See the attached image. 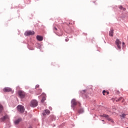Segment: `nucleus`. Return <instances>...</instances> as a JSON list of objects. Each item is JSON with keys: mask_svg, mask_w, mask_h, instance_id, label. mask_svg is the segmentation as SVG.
Wrapping results in <instances>:
<instances>
[{"mask_svg": "<svg viewBox=\"0 0 128 128\" xmlns=\"http://www.w3.org/2000/svg\"><path fill=\"white\" fill-rule=\"evenodd\" d=\"M84 92H86V90H84L81 91V94H84Z\"/></svg>", "mask_w": 128, "mask_h": 128, "instance_id": "obj_24", "label": "nucleus"}, {"mask_svg": "<svg viewBox=\"0 0 128 128\" xmlns=\"http://www.w3.org/2000/svg\"><path fill=\"white\" fill-rule=\"evenodd\" d=\"M43 100H44V98H43Z\"/></svg>", "mask_w": 128, "mask_h": 128, "instance_id": "obj_30", "label": "nucleus"}, {"mask_svg": "<svg viewBox=\"0 0 128 128\" xmlns=\"http://www.w3.org/2000/svg\"><path fill=\"white\" fill-rule=\"evenodd\" d=\"M50 114V112L49 110H46L42 114H43V116H46V114L48 115V114Z\"/></svg>", "mask_w": 128, "mask_h": 128, "instance_id": "obj_10", "label": "nucleus"}, {"mask_svg": "<svg viewBox=\"0 0 128 128\" xmlns=\"http://www.w3.org/2000/svg\"><path fill=\"white\" fill-rule=\"evenodd\" d=\"M3 91L4 92H12V90L10 88L6 87L3 89Z\"/></svg>", "mask_w": 128, "mask_h": 128, "instance_id": "obj_9", "label": "nucleus"}, {"mask_svg": "<svg viewBox=\"0 0 128 128\" xmlns=\"http://www.w3.org/2000/svg\"><path fill=\"white\" fill-rule=\"evenodd\" d=\"M102 122H104V120H102Z\"/></svg>", "mask_w": 128, "mask_h": 128, "instance_id": "obj_29", "label": "nucleus"}, {"mask_svg": "<svg viewBox=\"0 0 128 128\" xmlns=\"http://www.w3.org/2000/svg\"><path fill=\"white\" fill-rule=\"evenodd\" d=\"M20 122H22V119L19 118L14 122V124H18Z\"/></svg>", "mask_w": 128, "mask_h": 128, "instance_id": "obj_13", "label": "nucleus"}, {"mask_svg": "<svg viewBox=\"0 0 128 128\" xmlns=\"http://www.w3.org/2000/svg\"><path fill=\"white\" fill-rule=\"evenodd\" d=\"M109 35L110 36H114V30H112L109 32Z\"/></svg>", "mask_w": 128, "mask_h": 128, "instance_id": "obj_14", "label": "nucleus"}, {"mask_svg": "<svg viewBox=\"0 0 128 128\" xmlns=\"http://www.w3.org/2000/svg\"><path fill=\"white\" fill-rule=\"evenodd\" d=\"M122 44H123L122 46L124 47V42H122Z\"/></svg>", "mask_w": 128, "mask_h": 128, "instance_id": "obj_27", "label": "nucleus"}, {"mask_svg": "<svg viewBox=\"0 0 128 128\" xmlns=\"http://www.w3.org/2000/svg\"><path fill=\"white\" fill-rule=\"evenodd\" d=\"M79 114H82L84 112V110L82 109H80L78 110Z\"/></svg>", "mask_w": 128, "mask_h": 128, "instance_id": "obj_19", "label": "nucleus"}, {"mask_svg": "<svg viewBox=\"0 0 128 128\" xmlns=\"http://www.w3.org/2000/svg\"><path fill=\"white\" fill-rule=\"evenodd\" d=\"M42 89H39L38 90V94H42Z\"/></svg>", "mask_w": 128, "mask_h": 128, "instance_id": "obj_18", "label": "nucleus"}, {"mask_svg": "<svg viewBox=\"0 0 128 128\" xmlns=\"http://www.w3.org/2000/svg\"><path fill=\"white\" fill-rule=\"evenodd\" d=\"M71 104L72 108H74V106H76L77 104H78L79 106H80V102H76V99L72 100Z\"/></svg>", "mask_w": 128, "mask_h": 128, "instance_id": "obj_1", "label": "nucleus"}, {"mask_svg": "<svg viewBox=\"0 0 128 128\" xmlns=\"http://www.w3.org/2000/svg\"><path fill=\"white\" fill-rule=\"evenodd\" d=\"M102 94L104 96H108V94H109L110 92H108L106 91V90H103Z\"/></svg>", "mask_w": 128, "mask_h": 128, "instance_id": "obj_15", "label": "nucleus"}, {"mask_svg": "<svg viewBox=\"0 0 128 128\" xmlns=\"http://www.w3.org/2000/svg\"><path fill=\"white\" fill-rule=\"evenodd\" d=\"M116 94H120V91H117L116 92Z\"/></svg>", "mask_w": 128, "mask_h": 128, "instance_id": "obj_26", "label": "nucleus"}, {"mask_svg": "<svg viewBox=\"0 0 128 128\" xmlns=\"http://www.w3.org/2000/svg\"><path fill=\"white\" fill-rule=\"evenodd\" d=\"M126 114H122V115L120 116H122V118H126Z\"/></svg>", "mask_w": 128, "mask_h": 128, "instance_id": "obj_22", "label": "nucleus"}, {"mask_svg": "<svg viewBox=\"0 0 128 128\" xmlns=\"http://www.w3.org/2000/svg\"><path fill=\"white\" fill-rule=\"evenodd\" d=\"M65 40H66V42H68V40H70V39H68V38H66V39Z\"/></svg>", "mask_w": 128, "mask_h": 128, "instance_id": "obj_25", "label": "nucleus"}, {"mask_svg": "<svg viewBox=\"0 0 128 128\" xmlns=\"http://www.w3.org/2000/svg\"><path fill=\"white\" fill-rule=\"evenodd\" d=\"M17 110L18 112L22 114V112H24V107L22 105H18L17 106Z\"/></svg>", "mask_w": 128, "mask_h": 128, "instance_id": "obj_2", "label": "nucleus"}, {"mask_svg": "<svg viewBox=\"0 0 128 128\" xmlns=\"http://www.w3.org/2000/svg\"><path fill=\"white\" fill-rule=\"evenodd\" d=\"M57 35L58 36H62V32H61L60 34L58 33Z\"/></svg>", "mask_w": 128, "mask_h": 128, "instance_id": "obj_21", "label": "nucleus"}, {"mask_svg": "<svg viewBox=\"0 0 128 128\" xmlns=\"http://www.w3.org/2000/svg\"><path fill=\"white\" fill-rule=\"evenodd\" d=\"M40 88V85L38 84L36 85V88Z\"/></svg>", "mask_w": 128, "mask_h": 128, "instance_id": "obj_23", "label": "nucleus"}, {"mask_svg": "<svg viewBox=\"0 0 128 128\" xmlns=\"http://www.w3.org/2000/svg\"><path fill=\"white\" fill-rule=\"evenodd\" d=\"M18 94L21 98H24V96H26L24 92L22 91H19Z\"/></svg>", "mask_w": 128, "mask_h": 128, "instance_id": "obj_8", "label": "nucleus"}, {"mask_svg": "<svg viewBox=\"0 0 128 128\" xmlns=\"http://www.w3.org/2000/svg\"><path fill=\"white\" fill-rule=\"evenodd\" d=\"M2 110H4V106H2V104H0V112Z\"/></svg>", "mask_w": 128, "mask_h": 128, "instance_id": "obj_17", "label": "nucleus"}, {"mask_svg": "<svg viewBox=\"0 0 128 128\" xmlns=\"http://www.w3.org/2000/svg\"><path fill=\"white\" fill-rule=\"evenodd\" d=\"M119 8H120V10H126V8L122 7V6H119Z\"/></svg>", "mask_w": 128, "mask_h": 128, "instance_id": "obj_16", "label": "nucleus"}, {"mask_svg": "<svg viewBox=\"0 0 128 128\" xmlns=\"http://www.w3.org/2000/svg\"><path fill=\"white\" fill-rule=\"evenodd\" d=\"M28 128H32L31 126H30Z\"/></svg>", "mask_w": 128, "mask_h": 128, "instance_id": "obj_28", "label": "nucleus"}, {"mask_svg": "<svg viewBox=\"0 0 128 128\" xmlns=\"http://www.w3.org/2000/svg\"><path fill=\"white\" fill-rule=\"evenodd\" d=\"M36 38L38 40H40V42H42V40H43L42 36H37Z\"/></svg>", "mask_w": 128, "mask_h": 128, "instance_id": "obj_12", "label": "nucleus"}, {"mask_svg": "<svg viewBox=\"0 0 128 128\" xmlns=\"http://www.w3.org/2000/svg\"><path fill=\"white\" fill-rule=\"evenodd\" d=\"M53 30L54 32H56V31L58 30V28L56 27H54Z\"/></svg>", "mask_w": 128, "mask_h": 128, "instance_id": "obj_20", "label": "nucleus"}, {"mask_svg": "<svg viewBox=\"0 0 128 128\" xmlns=\"http://www.w3.org/2000/svg\"><path fill=\"white\" fill-rule=\"evenodd\" d=\"M115 44L117 46V48L119 49L120 50L122 48V47L120 46H122V42L120 40L118 39H116Z\"/></svg>", "mask_w": 128, "mask_h": 128, "instance_id": "obj_4", "label": "nucleus"}, {"mask_svg": "<svg viewBox=\"0 0 128 128\" xmlns=\"http://www.w3.org/2000/svg\"><path fill=\"white\" fill-rule=\"evenodd\" d=\"M38 106V101L36 100H32L31 101L30 106L32 108H36Z\"/></svg>", "mask_w": 128, "mask_h": 128, "instance_id": "obj_5", "label": "nucleus"}, {"mask_svg": "<svg viewBox=\"0 0 128 128\" xmlns=\"http://www.w3.org/2000/svg\"><path fill=\"white\" fill-rule=\"evenodd\" d=\"M122 100V102H124V98H122V97H120V98L116 99V102H120V100Z\"/></svg>", "mask_w": 128, "mask_h": 128, "instance_id": "obj_11", "label": "nucleus"}, {"mask_svg": "<svg viewBox=\"0 0 128 128\" xmlns=\"http://www.w3.org/2000/svg\"><path fill=\"white\" fill-rule=\"evenodd\" d=\"M100 118H106L108 120H109L110 122H114V120L112 119V118H110V116L108 115H106V114H103L102 115L100 116Z\"/></svg>", "mask_w": 128, "mask_h": 128, "instance_id": "obj_3", "label": "nucleus"}, {"mask_svg": "<svg viewBox=\"0 0 128 128\" xmlns=\"http://www.w3.org/2000/svg\"><path fill=\"white\" fill-rule=\"evenodd\" d=\"M34 32L30 30L24 33V35L26 36H34Z\"/></svg>", "mask_w": 128, "mask_h": 128, "instance_id": "obj_6", "label": "nucleus"}, {"mask_svg": "<svg viewBox=\"0 0 128 128\" xmlns=\"http://www.w3.org/2000/svg\"><path fill=\"white\" fill-rule=\"evenodd\" d=\"M10 120V117H8V115H6L5 116L0 118V120L1 122H5V120Z\"/></svg>", "mask_w": 128, "mask_h": 128, "instance_id": "obj_7", "label": "nucleus"}]
</instances>
